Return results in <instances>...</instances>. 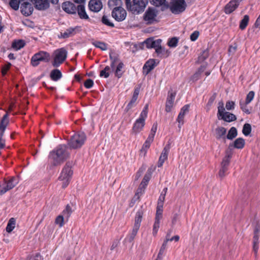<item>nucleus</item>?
Instances as JSON below:
<instances>
[{"mask_svg":"<svg viewBox=\"0 0 260 260\" xmlns=\"http://www.w3.org/2000/svg\"><path fill=\"white\" fill-rule=\"evenodd\" d=\"M209 51L205 50L200 54L198 58V63H201L205 60L209 56Z\"/></svg>","mask_w":260,"mask_h":260,"instance_id":"nucleus-43","label":"nucleus"},{"mask_svg":"<svg viewBox=\"0 0 260 260\" xmlns=\"http://www.w3.org/2000/svg\"><path fill=\"white\" fill-rule=\"evenodd\" d=\"M170 148V145L169 144L166 145L164 148L157 162V167L158 168L161 167L165 160L168 159Z\"/></svg>","mask_w":260,"mask_h":260,"instance_id":"nucleus-19","label":"nucleus"},{"mask_svg":"<svg viewBox=\"0 0 260 260\" xmlns=\"http://www.w3.org/2000/svg\"><path fill=\"white\" fill-rule=\"evenodd\" d=\"M249 20V16L245 15L244 16L243 19L241 20L240 23L239 27L241 29L243 30L245 29L248 25Z\"/></svg>","mask_w":260,"mask_h":260,"instance_id":"nucleus-44","label":"nucleus"},{"mask_svg":"<svg viewBox=\"0 0 260 260\" xmlns=\"http://www.w3.org/2000/svg\"><path fill=\"white\" fill-rule=\"evenodd\" d=\"M77 12L80 18L82 19H88L89 17L87 14L85 8L83 4H80L77 6Z\"/></svg>","mask_w":260,"mask_h":260,"instance_id":"nucleus-26","label":"nucleus"},{"mask_svg":"<svg viewBox=\"0 0 260 260\" xmlns=\"http://www.w3.org/2000/svg\"><path fill=\"white\" fill-rule=\"evenodd\" d=\"M86 137L84 133L74 134L68 142V146L70 149H76L81 148L84 144Z\"/></svg>","mask_w":260,"mask_h":260,"instance_id":"nucleus-3","label":"nucleus"},{"mask_svg":"<svg viewBox=\"0 0 260 260\" xmlns=\"http://www.w3.org/2000/svg\"><path fill=\"white\" fill-rule=\"evenodd\" d=\"M12 64L10 62H7L2 67L1 73L3 76H5L7 74Z\"/></svg>","mask_w":260,"mask_h":260,"instance_id":"nucleus-50","label":"nucleus"},{"mask_svg":"<svg viewBox=\"0 0 260 260\" xmlns=\"http://www.w3.org/2000/svg\"><path fill=\"white\" fill-rule=\"evenodd\" d=\"M168 240H165L158 253V258H162V256L165 253V251L167 248Z\"/></svg>","mask_w":260,"mask_h":260,"instance_id":"nucleus-45","label":"nucleus"},{"mask_svg":"<svg viewBox=\"0 0 260 260\" xmlns=\"http://www.w3.org/2000/svg\"><path fill=\"white\" fill-rule=\"evenodd\" d=\"M248 104H246V102H240V108L242 110V111L247 114H249L250 113V111H249V110L248 109V108L247 107V105Z\"/></svg>","mask_w":260,"mask_h":260,"instance_id":"nucleus-55","label":"nucleus"},{"mask_svg":"<svg viewBox=\"0 0 260 260\" xmlns=\"http://www.w3.org/2000/svg\"><path fill=\"white\" fill-rule=\"evenodd\" d=\"M25 44V41L23 40H15L12 43L11 47L14 50L18 51L23 48Z\"/></svg>","mask_w":260,"mask_h":260,"instance_id":"nucleus-29","label":"nucleus"},{"mask_svg":"<svg viewBox=\"0 0 260 260\" xmlns=\"http://www.w3.org/2000/svg\"><path fill=\"white\" fill-rule=\"evenodd\" d=\"M33 4L35 8L39 11H45L50 7L48 0H33Z\"/></svg>","mask_w":260,"mask_h":260,"instance_id":"nucleus-17","label":"nucleus"},{"mask_svg":"<svg viewBox=\"0 0 260 260\" xmlns=\"http://www.w3.org/2000/svg\"><path fill=\"white\" fill-rule=\"evenodd\" d=\"M16 225V220L14 218H11L7 224L6 226V231L10 233H11L15 228Z\"/></svg>","mask_w":260,"mask_h":260,"instance_id":"nucleus-37","label":"nucleus"},{"mask_svg":"<svg viewBox=\"0 0 260 260\" xmlns=\"http://www.w3.org/2000/svg\"><path fill=\"white\" fill-rule=\"evenodd\" d=\"M176 96L175 92L169 93L166 102L165 111L167 112H170L173 107L174 100Z\"/></svg>","mask_w":260,"mask_h":260,"instance_id":"nucleus-24","label":"nucleus"},{"mask_svg":"<svg viewBox=\"0 0 260 260\" xmlns=\"http://www.w3.org/2000/svg\"><path fill=\"white\" fill-rule=\"evenodd\" d=\"M161 39L153 40L152 38L147 39L143 43L147 48H154L155 50L161 44Z\"/></svg>","mask_w":260,"mask_h":260,"instance_id":"nucleus-22","label":"nucleus"},{"mask_svg":"<svg viewBox=\"0 0 260 260\" xmlns=\"http://www.w3.org/2000/svg\"><path fill=\"white\" fill-rule=\"evenodd\" d=\"M243 0H231L224 7V12L230 14L234 12L239 6L240 3Z\"/></svg>","mask_w":260,"mask_h":260,"instance_id":"nucleus-16","label":"nucleus"},{"mask_svg":"<svg viewBox=\"0 0 260 260\" xmlns=\"http://www.w3.org/2000/svg\"><path fill=\"white\" fill-rule=\"evenodd\" d=\"M110 60L111 61L110 67L113 69L115 64L119 62V56L117 54H110Z\"/></svg>","mask_w":260,"mask_h":260,"instance_id":"nucleus-36","label":"nucleus"},{"mask_svg":"<svg viewBox=\"0 0 260 260\" xmlns=\"http://www.w3.org/2000/svg\"><path fill=\"white\" fill-rule=\"evenodd\" d=\"M153 141V139L148 137L143 145L142 151H146L150 147L151 143Z\"/></svg>","mask_w":260,"mask_h":260,"instance_id":"nucleus-48","label":"nucleus"},{"mask_svg":"<svg viewBox=\"0 0 260 260\" xmlns=\"http://www.w3.org/2000/svg\"><path fill=\"white\" fill-rule=\"evenodd\" d=\"M64 222H66V219L63 215L61 214L58 215L55 220V223L58 225L59 228H61L64 225Z\"/></svg>","mask_w":260,"mask_h":260,"instance_id":"nucleus-46","label":"nucleus"},{"mask_svg":"<svg viewBox=\"0 0 260 260\" xmlns=\"http://www.w3.org/2000/svg\"><path fill=\"white\" fill-rule=\"evenodd\" d=\"M50 76L54 81H57L62 77V73L58 69H54L51 71Z\"/></svg>","mask_w":260,"mask_h":260,"instance_id":"nucleus-32","label":"nucleus"},{"mask_svg":"<svg viewBox=\"0 0 260 260\" xmlns=\"http://www.w3.org/2000/svg\"><path fill=\"white\" fill-rule=\"evenodd\" d=\"M199 32L198 31H193L190 36V39L191 41H196L199 36Z\"/></svg>","mask_w":260,"mask_h":260,"instance_id":"nucleus-62","label":"nucleus"},{"mask_svg":"<svg viewBox=\"0 0 260 260\" xmlns=\"http://www.w3.org/2000/svg\"><path fill=\"white\" fill-rule=\"evenodd\" d=\"M148 107V104L145 105L139 117L134 122L132 129L133 134H137L143 130L145 124V120L147 117Z\"/></svg>","mask_w":260,"mask_h":260,"instance_id":"nucleus-2","label":"nucleus"},{"mask_svg":"<svg viewBox=\"0 0 260 260\" xmlns=\"http://www.w3.org/2000/svg\"><path fill=\"white\" fill-rule=\"evenodd\" d=\"M143 214L144 212L142 209L139 210L137 212L135 217V222L133 226L140 229Z\"/></svg>","mask_w":260,"mask_h":260,"instance_id":"nucleus-28","label":"nucleus"},{"mask_svg":"<svg viewBox=\"0 0 260 260\" xmlns=\"http://www.w3.org/2000/svg\"><path fill=\"white\" fill-rule=\"evenodd\" d=\"M237 136V130L235 127H232L229 131L226 138L229 140H233Z\"/></svg>","mask_w":260,"mask_h":260,"instance_id":"nucleus-42","label":"nucleus"},{"mask_svg":"<svg viewBox=\"0 0 260 260\" xmlns=\"http://www.w3.org/2000/svg\"><path fill=\"white\" fill-rule=\"evenodd\" d=\"M73 171L70 162L66 164L62 169L58 179L62 181V187L64 188L68 186L72 177Z\"/></svg>","mask_w":260,"mask_h":260,"instance_id":"nucleus-4","label":"nucleus"},{"mask_svg":"<svg viewBox=\"0 0 260 260\" xmlns=\"http://www.w3.org/2000/svg\"><path fill=\"white\" fill-rule=\"evenodd\" d=\"M165 194H163L162 192L160 193L157 202V205L164 206V202L165 199Z\"/></svg>","mask_w":260,"mask_h":260,"instance_id":"nucleus-63","label":"nucleus"},{"mask_svg":"<svg viewBox=\"0 0 260 260\" xmlns=\"http://www.w3.org/2000/svg\"><path fill=\"white\" fill-rule=\"evenodd\" d=\"M76 7V5L70 1L64 2L61 5L62 10L69 14H76L77 13Z\"/></svg>","mask_w":260,"mask_h":260,"instance_id":"nucleus-15","label":"nucleus"},{"mask_svg":"<svg viewBox=\"0 0 260 260\" xmlns=\"http://www.w3.org/2000/svg\"><path fill=\"white\" fill-rule=\"evenodd\" d=\"M157 16V11L154 8L149 7L145 12L143 19L147 24H152L158 22Z\"/></svg>","mask_w":260,"mask_h":260,"instance_id":"nucleus-9","label":"nucleus"},{"mask_svg":"<svg viewBox=\"0 0 260 260\" xmlns=\"http://www.w3.org/2000/svg\"><path fill=\"white\" fill-rule=\"evenodd\" d=\"M68 51L65 48H60L55 50L53 52V59L52 65L54 67H58L66 59Z\"/></svg>","mask_w":260,"mask_h":260,"instance_id":"nucleus-5","label":"nucleus"},{"mask_svg":"<svg viewBox=\"0 0 260 260\" xmlns=\"http://www.w3.org/2000/svg\"><path fill=\"white\" fill-rule=\"evenodd\" d=\"M111 67L109 66H106L103 70L101 71L100 76L102 78H107L110 76V73L111 71Z\"/></svg>","mask_w":260,"mask_h":260,"instance_id":"nucleus-39","label":"nucleus"},{"mask_svg":"<svg viewBox=\"0 0 260 260\" xmlns=\"http://www.w3.org/2000/svg\"><path fill=\"white\" fill-rule=\"evenodd\" d=\"M255 93L253 91H250L247 94L245 102L246 104H249L253 99Z\"/></svg>","mask_w":260,"mask_h":260,"instance_id":"nucleus-56","label":"nucleus"},{"mask_svg":"<svg viewBox=\"0 0 260 260\" xmlns=\"http://www.w3.org/2000/svg\"><path fill=\"white\" fill-rule=\"evenodd\" d=\"M73 212V210H72L71 206L69 204H67L61 213V215H63L64 217L66 222H68L69 221V218Z\"/></svg>","mask_w":260,"mask_h":260,"instance_id":"nucleus-30","label":"nucleus"},{"mask_svg":"<svg viewBox=\"0 0 260 260\" xmlns=\"http://www.w3.org/2000/svg\"><path fill=\"white\" fill-rule=\"evenodd\" d=\"M123 67L124 64L122 61L118 62L114 72L115 77H117L118 78H120L122 77L124 73V71H122Z\"/></svg>","mask_w":260,"mask_h":260,"instance_id":"nucleus-34","label":"nucleus"},{"mask_svg":"<svg viewBox=\"0 0 260 260\" xmlns=\"http://www.w3.org/2000/svg\"><path fill=\"white\" fill-rule=\"evenodd\" d=\"M120 241L118 239L114 240L112 243V245L110 247V250L111 251L114 250L119 244Z\"/></svg>","mask_w":260,"mask_h":260,"instance_id":"nucleus-64","label":"nucleus"},{"mask_svg":"<svg viewBox=\"0 0 260 260\" xmlns=\"http://www.w3.org/2000/svg\"><path fill=\"white\" fill-rule=\"evenodd\" d=\"M17 183V179L14 177H12L9 179L4 178L2 182H0V196L13 189Z\"/></svg>","mask_w":260,"mask_h":260,"instance_id":"nucleus-6","label":"nucleus"},{"mask_svg":"<svg viewBox=\"0 0 260 260\" xmlns=\"http://www.w3.org/2000/svg\"><path fill=\"white\" fill-rule=\"evenodd\" d=\"M155 59H149L144 64L143 67V73L144 75H147L156 66Z\"/></svg>","mask_w":260,"mask_h":260,"instance_id":"nucleus-20","label":"nucleus"},{"mask_svg":"<svg viewBox=\"0 0 260 260\" xmlns=\"http://www.w3.org/2000/svg\"><path fill=\"white\" fill-rule=\"evenodd\" d=\"M235 102L233 101H228L225 104V108L228 110H232L235 108Z\"/></svg>","mask_w":260,"mask_h":260,"instance_id":"nucleus-59","label":"nucleus"},{"mask_svg":"<svg viewBox=\"0 0 260 260\" xmlns=\"http://www.w3.org/2000/svg\"><path fill=\"white\" fill-rule=\"evenodd\" d=\"M122 2L121 0H109L108 6L111 9H113L116 7L121 6Z\"/></svg>","mask_w":260,"mask_h":260,"instance_id":"nucleus-47","label":"nucleus"},{"mask_svg":"<svg viewBox=\"0 0 260 260\" xmlns=\"http://www.w3.org/2000/svg\"><path fill=\"white\" fill-rule=\"evenodd\" d=\"M218 116L221 117V118L226 122H232L237 119L236 116L232 113L228 112H224V108L222 102L219 103L218 107Z\"/></svg>","mask_w":260,"mask_h":260,"instance_id":"nucleus-8","label":"nucleus"},{"mask_svg":"<svg viewBox=\"0 0 260 260\" xmlns=\"http://www.w3.org/2000/svg\"><path fill=\"white\" fill-rule=\"evenodd\" d=\"M157 128V123L156 122L154 123L151 127L150 133L148 137L154 140V138L155 133L156 132Z\"/></svg>","mask_w":260,"mask_h":260,"instance_id":"nucleus-53","label":"nucleus"},{"mask_svg":"<svg viewBox=\"0 0 260 260\" xmlns=\"http://www.w3.org/2000/svg\"><path fill=\"white\" fill-rule=\"evenodd\" d=\"M91 43L96 48H100L103 51H105L107 49V45L103 42L92 40Z\"/></svg>","mask_w":260,"mask_h":260,"instance_id":"nucleus-35","label":"nucleus"},{"mask_svg":"<svg viewBox=\"0 0 260 260\" xmlns=\"http://www.w3.org/2000/svg\"><path fill=\"white\" fill-rule=\"evenodd\" d=\"M21 3V0H10L9 4L10 7L15 11L19 9Z\"/></svg>","mask_w":260,"mask_h":260,"instance_id":"nucleus-41","label":"nucleus"},{"mask_svg":"<svg viewBox=\"0 0 260 260\" xmlns=\"http://www.w3.org/2000/svg\"><path fill=\"white\" fill-rule=\"evenodd\" d=\"M145 189V187L140 185L135 193V197H137V199H139L140 196L144 193Z\"/></svg>","mask_w":260,"mask_h":260,"instance_id":"nucleus-54","label":"nucleus"},{"mask_svg":"<svg viewBox=\"0 0 260 260\" xmlns=\"http://www.w3.org/2000/svg\"><path fill=\"white\" fill-rule=\"evenodd\" d=\"M70 152L69 147L64 144L58 145L49 152L48 161L50 169L61 165L70 157Z\"/></svg>","mask_w":260,"mask_h":260,"instance_id":"nucleus-1","label":"nucleus"},{"mask_svg":"<svg viewBox=\"0 0 260 260\" xmlns=\"http://www.w3.org/2000/svg\"><path fill=\"white\" fill-rule=\"evenodd\" d=\"M189 105L186 104L182 107L176 119L178 122V127L180 128L184 124V118L185 115L188 112Z\"/></svg>","mask_w":260,"mask_h":260,"instance_id":"nucleus-18","label":"nucleus"},{"mask_svg":"<svg viewBox=\"0 0 260 260\" xmlns=\"http://www.w3.org/2000/svg\"><path fill=\"white\" fill-rule=\"evenodd\" d=\"M230 159L231 156L230 155H226L222 159V161L221 164V168L218 173L219 176L220 178H223L225 176L226 172L228 170Z\"/></svg>","mask_w":260,"mask_h":260,"instance_id":"nucleus-14","label":"nucleus"},{"mask_svg":"<svg viewBox=\"0 0 260 260\" xmlns=\"http://www.w3.org/2000/svg\"><path fill=\"white\" fill-rule=\"evenodd\" d=\"M155 52L157 55L160 57H167L170 54V52L168 50H166L165 48L162 47L161 45L155 49Z\"/></svg>","mask_w":260,"mask_h":260,"instance_id":"nucleus-33","label":"nucleus"},{"mask_svg":"<svg viewBox=\"0 0 260 260\" xmlns=\"http://www.w3.org/2000/svg\"><path fill=\"white\" fill-rule=\"evenodd\" d=\"M50 55L46 51H40L35 53L31 58V64L33 67L38 66L41 61L48 62L50 60Z\"/></svg>","mask_w":260,"mask_h":260,"instance_id":"nucleus-7","label":"nucleus"},{"mask_svg":"<svg viewBox=\"0 0 260 260\" xmlns=\"http://www.w3.org/2000/svg\"><path fill=\"white\" fill-rule=\"evenodd\" d=\"M76 34V28L70 27L67 29L64 32H61L58 36L59 38L67 39L75 35Z\"/></svg>","mask_w":260,"mask_h":260,"instance_id":"nucleus-27","label":"nucleus"},{"mask_svg":"<svg viewBox=\"0 0 260 260\" xmlns=\"http://www.w3.org/2000/svg\"><path fill=\"white\" fill-rule=\"evenodd\" d=\"M126 15V11L121 6L114 8L112 11V17L119 22L124 20Z\"/></svg>","mask_w":260,"mask_h":260,"instance_id":"nucleus-12","label":"nucleus"},{"mask_svg":"<svg viewBox=\"0 0 260 260\" xmlns=\"http://www.w3.org/2000/svg\"><path fill=\"white\" fill-rule=\"evenodd\" d=\"M93 84L94 83L93 80L90 79H88L85 81L84 85L85 88L89 89L93 86Z\"/></svg>","mask_w":260,"mask_h":260,"instance_id":"nucleus-58","label":"nucleus"},{"mask_svg":"<svg viewBox=\"0 0 260 260\" xmlns=\"http://www.w3.org/2000/svg\"><path fill=\"white\" fill-rule=\"evenodd\" d=\"M101 21L104 24L107 26L111 27H114V24L110 21V19H109L108 17L106 15H104L102 17Z\"/></svg>","mask_w":260,"mask_h":260,"instance_id":"nucleus-51","label":"nucleus"},{"mask_svg":"<svg viewBox=\"0 0 260 260\" xmlns=\"http://www.w3.org/2000/svg\"><path fill=\"white\" fill-rule=\"evenodd\" d=\"M33 0H21L20 7L21 14L25 16L31 15L34 12Z\"/></svg>","mask_w":260,"mask_h":260,"instance_id":"nucleus-10","label":"nucleus"},{"mask_svg":"<svg viewBox=\"0 0 260 260\" xmlns=\"http://www.w3.org/2000/svg\"><path fill=\"white\" fill-rule=\"evenodd\" d=\"M178 43V39L176 37H173L168 40V45L170 47H176Z\"/></svg>","mask_w":260,"mask_h":260,"instance_id":"nucleus-52","label":"nucleus"},{"mask_svg":"<svg viewBox=\"0 0 260 260\" xmlns=\"http://www.w3.org/2000/svg\"><path fill=\"white\" fill-rule=\"evenodd\" d=\"M245 145V141L242 138H239L234 142V147L237 149H242Z\"/></svg>","mask_w":260,"mask_h":260,"instance_id":"nucleus-40","label":"nucleus"},{"mask_svg":"<svg viewBox=\"0 0 260 260\" xmlns=\"http://www.w3.org/2000/svg\"><path fill=\"white\" fill-rule=\"evenodd\" d=\"M160 223V222L154 221L152 230V234L154 236H156V235L157 234L159 228Z\"/></svg>","mask_w":260,"mask_h":260,"instance_id":"nucleus-57","label":"nucleus"},{"mask_svg":"<svg viewBox=\"0 0 260 260\" xmlns=\"http://www.w3.org/2000/svg\"><path fill=\"white\" fill-rule=\"evenodd\" d=\"M3 136L4 135L0 134V151L6 147V140Z\"/></svg>","mask_w":260,"mask_h":260,"instance_id":"nucleus-61","label":"nucleus"},{"mask_svg":"<svg viewBox=\"0 0 260 260\" xmlns=\"http://www.w3.org/2000/svg\"><path fill=\"white\" fill-rule=\"evenodd\" d=\"M148 3V0H133L131 11L133 13L142 12L145 9Z\"/></svg>","mask_w":260,"mask_h":260,"instance_id":"nucleus-11","label":"nucleus"},{"mask_svg":"<svg viewBox=\"0 0 260 260\" xmlns=\"http://www.w3.org/2000/svg\"><path fill=\"white\" fill-rule=\"evenodd\" d=\"M102 7L103 5L101 0H90L89 2L88 8L91 11L98 12Z\"/></svg>","mask_w":260,"mask_h":260,"instance_id":"nucleus-21","label":"nucleus"},{"mask_svg":"<svg viewBox=\"0 0 260 260\" xmlns=\"http://www.w3.org/2000/svg\"><path fill=\"white\" fill-rule=\"evenodd\" d=\"M139 94V89L138 88H135L134 89L131 100L125 107V111L126 112H128L132 108L136 105V102L138 99Z\"/></svg>","mask_w":260,"mask_h":260,"instance_id":"nucleus-23","label":"nucleus"},{"mask_svg":"<svg viewBox=\"0 0 260 260\" xmlns=\"http://www.w3.org/2000/svg\"><path fill=\"white\" fill-rule=\"evenodd\" d=\"M251 132V126L250 124L249 123H245L243 125V129H242V133L243 134L246 136H248Z\"/></svg>","mask_w":260,"mask_h":260,"instance_id":"nucleus-49","label":"nucleus"},{"mask_svg":"<svg viewBox=\"0 0 260 260\" xmlns=\"http://www.w3.org/2000/svg\"><path fill=\"white\" fill-rule=\"evenodd\" d=\"M9 123V115L7 112L2 117L0 122V134L4 135L6 128Z\"/></svg>","mask_w":260,"mask_h":260,"instance_id":"nucleus-25","label":"nucleus"},{"mask_svg":"<svg viewBox=\"0 0 260 260\" xmlns=\"http://www.w3.org/2000/svg\"><path fill=\"white\" fill-rule=\"evenodd\" d=\"M139 230V228L133 226L132 232L126 236L125 239H127L129 242H133L137 235Z\"/></svg>","mask_w":260,"mask_h":260,"instance_id":"nucleus-38","label":"nucleus"},{"mask_svg":"<svg viewBox=\"0 0 260 260\" xmlns=\"http://www.w3.org/2000/svg\"><path fill=\"white\" fill-rule=\"evenodd\" d=\"M186 8L184 0H174L170 7L171 12L174 14H178L183 12Z\"/></svg>","mask_w":260,"mask_h":260,"instance_id":"nucleus-13","label":"nucleus"},{"mask_svg":"<svg viewBox=\"0 0 260 260\" xmlns=\"http://www.w3.org/2000/svg\"><path fill=\"white\" fill-rule=\"evenodd\" d=\"M149 180H150V177L146 175H145L142 182H141V183L140 184V185L146 188V186L148 185Z\"/></svg>","mask_w":260,"mask_h":260,"instance_id":"nucleus-60","label":"nucleus"},{"mask_svg":"<svg viewBox=\"0 0 260 260\" xmlns=\"http://www.w3.org/2000/svg\"><path fill=\"white\" fill-rule=\"evenodd\" d=\"M216 138L220 139L221 138L225 139V135L226 133V129L223 127H218L215 129Z\"/></svg>","mask_w":260,"mask_h":260,"instance_id":"nucleus-31","label":"nucleus"}]
</instances>
